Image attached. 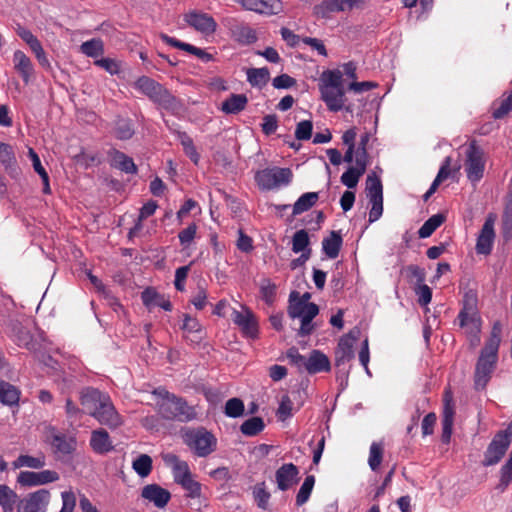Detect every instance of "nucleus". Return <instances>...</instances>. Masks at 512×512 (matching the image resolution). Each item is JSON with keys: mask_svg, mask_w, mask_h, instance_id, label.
<instances>
[{"mask_svg": "<svg viewBox=\"0 0 512 512\" xmlns=\"http://www.w3.org/2000/svg\"><path fill=\"white\" fill-rule=\"evenodd\" d=\"M501 334L502 324L496 321L476 363L474 373V386L476 390H483L491 379L498 361Z\"/></svg>", "mask_w": 512, "mask_h": 512, "instance_id": "obj_1", "label": "nucleus"}, {"mask_svg": "<svg viewBox=\"0 0 512 512\" xmlns=\"http://www.w3.org/2000/svg\"><path fill=\"white\" fill-rule=\"evenodd\" d=\"M154 393L162 398L159 403V413L164 419L186 423L197 418L195 408L190 406L184 398L164 389L155 390Z\"/></svg>", "mask_w": 512, "mask_h": 512, "instance_id": "obj_2", "label": "nucleus"}, {"mask_svg": "<svg viewBox=\"0 0 512 512\" xmlns=\"http://www.w3.org/2000/svg\"><path fill=\"white\" fill-rule=\"evenodd\" d=\"M134 87L165 110L175 112L180 108L179 101L176 97H174L164 86L150 77H139L135 81Z\"/></svg>", "mask_w": 512, "mask_h": 512, "instance_id": "obj_3", "label": "nucleus"}, {"mask_svg": "<svg viewBox=\"0 0 512 512\" xmlns=\"http://www.w3.org/2000/svg\"><path fill=\"white\" fill-rule=\"evenodd\" d=\"M356 340L357 335L353 332H349L340 338L335 350L336 379L340 382L342 389L348 384L350 373L349 363L355 357L353 348Z\"/></svg>", "mask_w": 512, "mask_h": 512, "instance_id": "obj_4", "label": "nucleus"}, {"mask_svg": "<svg viewBox=\"0 0 512 512\" xmlns=\"http://www.w3.org/2000/svg\"><path fill=\"white\" fill-rule=\"evenodd\" d=\"M297 292H291L289 296L288 315L292 319H300L301 325L298 335L305 337L310 335L314 330L312 320L318 315L319 307L315 303L305 304L304 301H295Z\"/></svg>", "mask_w": 512, "mask_h": 512, "instance_id": "obj_5", "label": "nucleus"}, {"mask_svg": "<svg viewBox=\"0 0 512 512\" xmlns=\"http://www.w3.org/2000/svg\"><path fill=\"white\" fill-rule=\"evenodd\" d=\"M185 444L198 456L207 457L216 450V437L203 427L187 429L183 434Z\"/></svg>", "mask_w": 512, "mask_h": 512, "instance_id": "obj_6", "label": "nucleus"}, {"mask_svg": "<svg viewBox=\"0 0 512 512\" xmlns=\"http://www.w3.org/2000/svg\"><path fill=\"white\" fill-rule=\"evenodd\" d=\"M293 178L290 168H265L255 174V181L261 190H276L288 186Z\"/></svg>", "mask_w": 512, "mask_h": 512, "instance_id": "obj_7", "label": "nucleus"}, {"mask_svg": "<svg viewBox=\"0 0 512 512\" xmlns=\"http://www.w3.org/2000/svg\"><path fill=\"white\" fill-rule=\"evenodd\" d=\"M512 440V431L510 429L499 431L488 445L485 453L483 465L485 467L496 465L505 455Z\"/></svg>", "mask_w": 512, "mask_h": 512, "instance_id": "obj_8", "label": "nucleus"}, {"mask_svg": "<svg viewBox=\"0 0 512 512\" xmlns=\"http://www.w3.org/2000/svg\"><path fill=\"white\" fill-rule=\"evenodd\" d=\"M478 298L477 294L469 290L464 294L462 301V308L459 312L458 319L461 327H468L472 325V331L475 333L480 332L481 319L478 313Z\"/></svg>", "mask_w": 512, "mask_h": 512, "instance_id": "obj_9", "label": "nucleus"}, {"mask_svg": "<svg viewBox=\"0 0 512 512\" xmlns=\"http://www.w3.org/2000/svg\"><path fill=\"white\" fill-rule=\"evenodd\" d=\"M465 172L472 183L481 180L485 170V159L483 150L473 141L466 150Z\"/></svg>", "mask_w": 512, "mask_h": 512, "instance_id": "obj_10", "label": "nucleus"}, {"mask_svg": "<svg viewBox=\"0 0 512 512\" xmlns=\"http://www.w3.org/2000/svg\"><path fill=\"white\" fill-rule=\"evenodd\" d=\"M366 196L371 205L369 223H373L383 214V186L381 180L375 175H368L367 177Z\"/></svg>", "mask_w": 512, "mask_h": 512, "instance_id": "obj_11", "label": "nucleus"}, {"mask_svg": "<svg viewBox=\"0 0 512 512\" xmlns=\"http://www.w3.org/2000/svg\"><path fill=\"white\" fill-rule=\"evenodd\" d=\"M231 319L237 325L244 336L249 338H256L258 336V321L253 312L246 306L242 309H233Z\"/></svg>", "mask_w": 512, "mask_h": 512, "instance_id": "obj_12", "label": "nucleus"}, {"mask_svg": "<svg viewBox=\"0 0 512 512\" xmlns=\"http://www.w3.org/2000/svg\"><path fill=\"white\" fill-rule=\"evenodd\" d=\"M494 224L495 216L492 214L488 215L477 237L475 246L477 254L489 255L492 252L496 237Z\"/></svg>", "mask_w": 512, "mask_h": 512, "instance_id": "obj_13", "label": "nucleus"}, {"mask_svg": "<svg viewBox=\"0 0 512 512\" xmlns=\"http://www.w3.org/2000/svg\"><path fill=\"white\" fill-rule=\"evenodd\" d=\"M185 22L203 35H211L216 31L217 23L207 13L193 10L184 15Z\"/></svg>", "mask_w": 512, "mask_h": 512, "instance_id": "obj_14", "label": "nucleus"}, {"mask_svg": "<svg viewBox=\"0 0 512 512\" xmlns=\"http://www.w3.org/2000/svg\"><path fill=\"white\" fill-rule=\"evenodd\" d=\"M100 424L116 429L123 424L122 416L115 409L110 397L104 401L98 409L93 412V416Z\"/></svg>", "mask_w": 512, "mask_h": 512, "instance_id": "obj_15", "label": "nucleus"}, {"mask_svg": "<svg viewBox=\"0 0 512 512\" xmlns=\"http://www.w3.org/2000/svg\"><path fill=\"white\" fill-rule=\"evenodd\" d=\"M46 440L54 448L55 452L70 454L75 450L76 441L73 437L61 434L54 426H47L45 429Z\"/></svg>", "mask_w": 512, "mask_h": 512, "instance_id": "obj_16", "label": "nucleus"}, {"mask_svg": "<svg viewBox=\"0 0 512 512\" xmlns=\"http://www.w3.org/2000/svg\"><path fill=\"white\" fill-rule=\"evenodd\" d=\"M50 493L41 489L29 494L18 503L17 512H45Z\"/></svg>", "mask_w": 512, "mask_h": 512, "instance_id": "obj_17", "label": "nucleus"}, {"mask_svg": "<svg viewBox=\"0 0 512 512\" xmlns=\"http://www.w3.org/2000/svg\"><path fill=\"white\" fill-rule=\"evenodd\" d=\"M59 479V474L53 470H42L40 472L21 471L17 481L22 486H37L55 482Z\"/></svg>", "mask_w": 512, "mask_h": 512, "instance_id": "obj_18", "label": "nucleus"}, {"mask_svg": "<svg viewBox=\"0 0 512 512\" xmlns=\"http://www.w3.org/2000/svg\"><path fill=\"white\" fill-rule=\"evenodd\" d=\"M321 99L325 102L330 111L338 112L343 108L348 112H352L350 106L345 107V92L343 86L333 88H321Z\"/></svg>", "mask_w": 512, "mask_h": 512, "instance_id": "obj_19", "label": "nucleus"}, {"mask_svg": "<svg viewBox=\"0 0 512 512\" xmlns=\"http://www.w3.org/2000/svg\"><path fill=\"white\" fill-rule=\"evenodd\" d=\"M141 497L152 503L155 507L164 508L171 499V493L158 484L145 485L141 490Z\"/></svg>", "mask_w": 512, "mask_h": 512, "instance_id": "obj_20", "label": "nucleus"}, {"mask_svg": "<svg viewBox=\"0 0 512 512\" xmlns=\"http://www.w3.org/2000/svg\"><path fill=\"white\" fill-rule=\"evenodd\" d=\"M163 460L171 467L173 479L178 485L192 478L188 463L181 460L177 455L172 453L166 454L163 456Z\"/></svg>", "mask_w": 512, "mask_h": 512, "instance_id": "obj_21", "label": "nucleus"}, {"mask_svg": "<svg viewBox=\"0 0 512 512\" xmlns=\"http://www.w3.org/2000/svg\"><path fill=\"white\" fill-rule=\"evenodd\" d=\"M298 474L299 470L293 463L283 464L275 474L277 487L281 491L288 490L296 483Z\"/></svg>", "mask_w": 512, "mask_h": 512, "instance_id": "obj_22", "label": "nucleus"}, {"mask_svg": "<svg viewBox=\"0 0 512 512\" xmlns=\"http://www.w3.org/2000/svg\"><path fill=\"white\" fill-rule=\"evenodd\" d=\"M13 64L16 72L21 76L23 82L28 84L34 75V65L31 59L21 50L13 53Z\"/></svg>", "mask_w": 512, "mask_h": 512, "instance_id": "obj_23", "label": "nucleus"}, {"mask_svg": "<svg viewBox=\"0 0 512 512\" xmlns=\"http://www.w3.org/2000/svg\"><path fill=\"white\" fill-rule=\"evenodd\" d=\"M89 444L91 449L100 455L107 454L114 449L109 433L103 428L91 432Z\"/></svg>", "mask_w": 512, "mask_h": 512, "instance_id": "obj_24", "label": "nucleus"}, {"mask_svg": "<svg viewBox=\"0 0 512 512\" xmlns=\"http://www.w3.org/2000/svg\"><path fill=\"white\" fill-rule=\"evenodd\" d=\"M160 38L163 42L166 44L178 48L180 50H184L190 54L195 55L199 59H201L203 62H210L213 60L212 54L207 53L205 50L198 48L194 45H191L189 43L182 42L174 37H170L167 34H160Z\"/></svg>", "mask_w": 512, "mask_h": 512, "instance_id": "obj_25", "label": "nucleus"}, {"mask_svg": "<svg viewBox=\"0 0 512 512\" xmlns=\"http://www.w3.org/2000/svg\"><path fill=\"white\" fill-rule=\"evenodd\" d=\"M232 38L241 45H250L258 40L255 29L247 24L234 22L229 27Z\"/></svg>", "mask_w": 512, "mask_h": 512, "instance_id": "obj_26", "label": "nucleus"}, {"mask_svg": "<svg viewBox=\"0 0 512 512\" xmlns=\"http://www.w3.org/2000/svg\"><path fill=\"white\" fill-rule=\"evenodd\" d=\"M107 397V394L97 389L88 388L81 394V404L87 410L88 414L93 416V412H95L104 401H107Z\"/></svg>", "mask_w": 512, "mask_h": 512, "instance_id": "obj_27", "label": "nucleus"}, {"mask_svg": "<svg viewBox=\"0 0 512 512\" xmlns=\"http://www.w3.org/2000/svg\"><path fill=\"white\" fill-rule=\"evenodd\" d=\"M331 368L329 358L319 350H313L307 358L305 371L309 374L327 372Z\"/></svg>", "mask_w": 512, "mask_h": 512, "instance_id": "obj_28", "label": "nucleus"}, {"mask_svg": "<svg viewBox=\"0 0 512 512\" xmlns=\"http://www.w3.org/2000/svg\"><path fill=\"white\" fill-rule=\"evenodd\" d=\"M0 163L12 178H17L20 170L17 166L15 153L11 145L3 142L0 143Z\"/></svg>", "mask_w": 512, "mask_h": 512, "instance_id": "obj_29", "label": "nucleus"}, {"mask_svg": "<svg viewBox=\"0 0 512 512\" xmlns=\"http://www.w3.org/2000/svg\"><path fill=\"white\" fill-rule=\"evenodd\" d=\"M246 10L256 12L263 15H274L279 11L277 10V1L270 0H241L239 2Z\"/></svg>", "mask_w": 512, "mask_h": 512, "instance_id": "obj_30", "label": "nucleus"}, {"mask_svg": "<svg viewBox=\"0 0 512 512\" xmlns=\"http://www.w3.org/2000/svg\"><path fill=\"white\" fill-rule=\"evenodd\" d=\"M111 165L127 174L137 173V166L133 159L121 151L113 150L110 152Z\"/></svg>", "mask_w": 512, "mask_h": 512, "instance_id": "obj_31", "label": "nucleus"}, {"mask_svg": "<svg viewBox=\"0 0 512 512\" xmlns=\"http://www.w3.org/2000/svg\"><path fill=\"white\" fill-rule=\"evenodd\" d=\"M248 103L247 96L244 94H231L221 104V111L225 114H237L243 111Z\"/></svg>", "mask_w": 512, "mask_h": 512, "instance_id": "obj_32", "label": "nucleus"}, {"mask_svg": "<svg viewBox=\"0 0 512 512\" xmlns=\"http://www.w3.org/2000/svg\"><path fill=\"white\" fill-rule=\"evenodd\" d=\"M20 395L21 392L16 386L4 380H0V402L3 405H18Z\"/></svg>", "mask_w": 512, "mask_h": 512, "instance_id": "obj_33", "label": "nucleus"}, {"mask_svg": "<svg viewBox=\"0 0 512 512\" xmlns=\"http://www.w3.org/2000/svg\"><path fill=\"white\" fill-rule=\"evenodd\" d=\"M342 242L343 240L340 233L332 231L330 235L322 241V250L324 254L330 259H335L339 255Z\"/></svg>", "mask_w": 512, "mask_h": 512, "instance_id": "obj_34", "label": "nucleus"}, {"mask_svg": "<svg viewBox=\"0 0 512 512\" xmlns=\"http://www.w3.org/2000/svg\"><path fill=\"white\" fill-rule=\"evenodd\" d=\"M141 298L143 304L148 308L158 306L164 309L165 311L172 310L171 302L153 290L146 289L145 291L142 292Z\"/></svg>", "mask_w": 512, "mask_h": 512, "instance_id": "obj_35", "label": "nucleus"}, {"mask_svg": "<svg viewBox=\"0 0 512 512\" xmlns=\"http://www.w3.org/2000/svg\"><path fill=\"white\" fill-rule=\"evenodd\" d=\"M366 167L367 166L360 163V161L355 163V167H349L347 171L341 175L342 184L350 189L356 187L360 177L365 173Z\"/></svg>", "mask_w": 512, "mask_h": 512, "instance_id": "obj_36", "label": "nucleus"}, {"mask_svg": "<svg viewBox=\"0 0 512 512\" xmlns=\"http://www.w3.org/2000/svg\"><path fill=\"white\" fill-rule=\"evenodd\" d=\"M319 199L317 192H307L302 194L293 205V215H299L313 207Z\"/></svg>", "mask_w": 512, "mask_h": 512, "instance_id": "obj_37", "label": "nucleus"}, {"mask_svg": "<svg viewBox=\"0 0 512 512\" xmlns=\"http://www.w3.org/2000/svg\"><path fill=\"white\" fill-rule=\"evenodd\" d=\"M181 329L185 332L187 338H189L190 335L192 336V338H190L192 342H197L201 339V324L196 318L191 317L189 314H183Z\"/></svg>", "mask_w": 512, "mask_h": 512, "instance_id": "obj_38", "label": "nucleus"}, {"mask_svg": "<svg viewBox=\"0 0 512 512\" xmlns=\"http://www.w3.org/2000/svg\"><path fill=\"white\" fill-rule=\"evenodd\" d=\"M247 81L253 87H263L265 86L270 78V73L268 68H249L246 72Z\"/></svg>", "mask_w": 512, "mask_h": 512, "instance_id": "obj_39", "label": "nucleus"}, {"mask_svg": "<svg viewBox=\"0 0 512 512\" xmlns=\"http://www.w3.org/2000/svg\"><path fill=\"white\" fill-rule=\"evenodd\" d=\"M45 464V456L43 454H40L36 457L30 455H20L15 461H13L12 466L14 469H19L21 467L41 469L45 466Z\"/></svg>", "mask_w": 512, "mask_h": 512, "instance_id": "obj_40", "label": "nucleus"}, {"mask_svg": "<svg viewBox=\"0 0 512 512\" xmlns=\"http://www.w3.org/2000/svg\"><path fill=\"white\" fill-rule=\"evenodd\" d=\"M445 221V216L443 214H434L430 218H428L424 224L418 230V235L420 238L425 239L431 236L434 231L442 225Z\"/></svg>", "mask_w": 512, "mask_h": 512, "instance_id": "obj_41", "label": "nucleus"}, {"mask_svg": "<svg viewBox=\"0 0 512 512\" xmlns=\"http://www.w3.org/2000/svg\"><path fill=\"white\" fill-rule=\"evenodd\" d=\"M450 165H451V157H446L438 171V174L434 181L432 182L431 186L427 190V192L424 195V199L427 200L432 194L435 193L438 186L442 181H444L446 178H448L450 174Z\"/></svg>", "mask_w": 512, "mask_h": 512, "instance_id": "obj_42", "label": "nucleus"}, {"mask_svg": "<svg viewBox=\"0 0 512 512\" xmlns=\"http://www.w3.org/2000/svg\"><path fill=\"white\" fill-rule=\"evenodd\" d=\"M453 421H454V410L449 405L446 404L443 411L442 416V441L444 443H449L452 435V428H453Z\"/></svg>", "mask_w": 512, "mask_h": 512, "instance_id": "obj_43", "label": "nucleus"}, {"mask_svg": "<svg viewBox=\"0 0 512 512\" xmlns=\"http://www.w3.org/2000/svg\"><path fill=\"white\" fill-rule=\"evenodd\" d=\"M17 494L7 485H0V505L4 512H13Z\"/></svg>", "mask_w": 512, "mask_h": 512, "instance_id": "obj_44", "label": "nucleus"}, {"mask_svg": "<svg viewBox=\"0 0 512 512\" xmlns=\"http://www.w3.org/2000/svg\"><path fill=\"white\" fill-rule=\"evenodd\" d=\"M265 427L261 417H251L244 421L240 426V431L245 436H256L263 431Z\"/></svg>", "mask_w": 512, "mask_h": 512, "instance_id": "obj_45", "label": "nucleus"}, {"mask_svg": "<svg viewBox=\"0 0 512 512\" xmlns=\"http://www.w3.org/2000/svg\"><path fill=\"white\" fill-rule=\"evenodd\" d=\"M342 85V73L339 70L324 71L320 78L319 89L340 87Z\"/></svg>", "mask_w": 512, "mask_h": 512, "instance_id": "obj_46", "label": "nucleus"}, {"mask_svg": "<svg viewBox=\"0 0 512 512\" xmlns=\"http://www.w3.org/2000/svg\"><path fill=\"white\" fill-rule=\"evenodd\" d=\"M132 468L141 478H145L152 471V458L147 454H141L133 461Z\"/></svg>", "mask_w": 512, "mask_h": 512, "instance_id": "obj_47", "label": "nucleus"}, {"mask_svg": "<svg viewBox=\"0 0 512 512\" xmlns=\"http://www.w3.org/2000/svg\"><path fill=\"white\" fill-rule=\"evenodd\" d=\"M88 278L92 285L97 289V291L103 295L106 299L109 300V304L113 307L115 311H117L118 308H122L121 304L118 302V300L110 295V291L105 287V285L102 283L98 277L93 275L91 272H88Z\"/></svg>", "mask_w": 512, "mask_h": 512, "instance_id": "obj_48", "label": "nucleus"}, {"mask_svg": "<svg viewBox=\"0 0 512 512\" xmlns=\"http://www.w3.org/2000/svg\"><path fill=\"white\" fill-rule=\"evenodd\" d=\"M315 484V477L313 475H309L305 478L302 483L297 495H296V505L302 506L304 505L310 498L313 487Z\"/></svg>", "mask_w": 512, "mask_h": 512, "instance_id": "obj_49", "label": "nucleus"}, {"mask_svg": "<svg viewBox=\"0 0 512 512\" xmlns=\"http://www.w3.org/2000/svg\"><path fill=\"white\" fill-rule=\"evenodd\" d=\"M309 235L305 229L298 230L292 237V251L294 253H304L309 248Z\"/></svg>", "mask_w": 512, "mask_h": 512, "instance_id": "obj_50", "label": "nucleus"}, {"mask_svg": "<svg viewBox=\"0 0 512 512\" xmlns=\"http://www.w3.org/2000/svg\"><path fill=\"white\" fill-rule=\"evenodd\" d=\"M114 133L120 140H128L134 134L132 123L128 119L120 118L115 123Z\"/></svg>", "mask_w": 512, "mask_h": 512, "instance_id": "obj_51", "label": "nucleus"}, {"mask_svg": "<svg viewBox=\"0 0 512 512\" xmlns=\"http://www.w3.org/2000/svg\"><path fill=\"white\" fill-rule=\"evenodd\" d=\"M80 50L88 57H97L104 52L103 42L100 39H91L81 44Z\"/></svg>", "mask_w": 512, "mask_h": 512, "instance_id": "obj_52", "label": "nucleus"}, {"mask_svg": "<svg viewBox=\"0 0 512 512\" xmlns=\"http://www.w3.org/2000/svg\"><path fill=\"white\" fill-rule=\"evenodd\" d=\"M512 110V91L509 95L499 102L493 103L492 115L495 119H501L505 117Z\"/></svg>", "mask_w": 512, "mask_h": 512, "instance_id": "obj_53", "label": "nucleus"}, {"mask_svg": "<svg viewBox=\"0 0 512 512\" xmlns=\"http://www.w3.org/2000/svg\"><path fill=\"white\" fill-rule=\"evenodd\" d=\"M334 12H339L338 0H322L314 7V13L322 18Z\"/></svg>", "mask_w": 512, "mask_h": 512, "instance_id": "obj_54", "label": "nucleus"}, {"mask_svg": "<svg viewBox=\"0 0 512 512\" xmlns=\"http://www.w3.org/2000/svg\"><path fill=\"white\" fill-rule=\"evenodd\" d=\"M224 413L230 418H238L244 413V403L239 398H231L225 404Z\"/></svg>", "mask_w": 512, "mask_h": 512, "instance_id": "obj_55", "label": "nucleus"}, {"mask_svg": "<svg viewBox=\"0 0 512 512\" xmlns=\"http://www.w3.org/2000/svg\"><path fill=\"white\" fill-rule=\"evenodd\" d=\"M197 233V225L193 222L190 223L185 229L178 233L180 244L183 248H188L195 239Z\"/></svg>", "mask_w": 512, "mask_h": 512, "instance_id": "obj_56", "label": "nucleus"}, {"mask_svg": "<svg viewBox=\"0 0 512 512\" xmlns=\"http://www.w3.org/2000/svg\"><path fill=\"white\" fill-rule=\"evenodd\" d=\"M383 449L382 446L373 442L370 446L368 464L373 471H376L382 461Z\"/></svg>", "mask_w": 512, "mask_h": 512, "instance_id": "obj_57", "label": "nucleus"}, {"mask_svg": "<svg viewBox=\"0 0 512 512\" xmlns=\"http://www.w3.org/2000/svg\"><path fill=\"white\" fill-rule=\"evenodd\" d=\"M261 297L266 304L271 305L276 296V285L270 280L265 279L262 281L260 286Z\"/></svg>", "mask_w": 512, "mask_h": 512, "instance_id": "obj_58", "label": "nucleus"}, {"mask_svg": "<svg viewBox=\"0 0 512 512\" xmlns=\"http://www.w3.org/2000/svg\"><path fill=\"white\" fill-rule=\"evenodd\" d=\"M369 139H370L369 133H364L363 135H361L358 147L355 150L356 151L355 152V163H358V161H360V163L367 166L368 155H367L366 146L369 142Z\"/></svg>", "mask_w": 512, "mask_h": 512, "instance_id": "obj_59", "label": "nucleus"}, {"mask_svg": "<svg viewBox=\"0 0 512 512\" xmlns=\"http://www.w3.org/2000/svg\"><path fill=\"white\" fill-rule=\"evenodd\" d=\"M313 124L309 120L300 121L295 130V137L298 140H309L312 136Z\"/></svg>", "mask_w": 512, "mask_h": 512, "instance_id": "obj_60", "label": "nucleus"}, {"mask_svg": "<svg viewBox=\"0 0 512 512\" xmlns=\"http://www.w3.org/2000/svg\"><path fill=\"white\" fill-rule=\"evenodd\" d=\"M286 356L292 365L299 370H305L307 358L301 355L296 347L288 349Z\"/></svg>", "mask_w": 512, "mask_h": 512, "instance_id": "obj_61", "label": "nucleus"}, {"mask_svg": "<svg viewBox=\"0 0 512 512\" xmlns=\"http://www.w3.org/2000/svg\"><path fill=\"white\" fill-rule=\"evenodd\" d=\"M192 264H193V262H191L189 265L181 266V267L176 269L174 285H175V288L178 291H184V289H185V280H186V278L188 276V273L190 271V268H191Z\"/></svg>", "mask_w": 512, "mask_h": 512, "instance_id": "obj_62", "label": "nucleus"}, {"mask_svg": "<svg viewBox=\"0 0 512 512\" xmlns=\"http://www.w3.org/2000/svg\"><path fill=\"white\" fill-rule=\"evenodd\" d=\"M186 492L189 498L201 497V484L194 480L193 477L180 485Z\"/></svg>", "mask_w": 512, "mask_h": 512, "instance_id": "obj_63", "label": "nucleus"}, {"mask_svg": "<svg viewBox=\"0 0 512 512\" xmlns=\"http://www.w3.org/2000/svg\"><path fill=\"white\" fill-rule=\"evenodd\" d=\"M62 508L59 512H73L76 506V496L73 491H63L61 493Z\"/></svg>", "mask_w": 512, "mask_h": 512, "instance_id": "obj_64", "label": "nucleus"}]
</instances>
